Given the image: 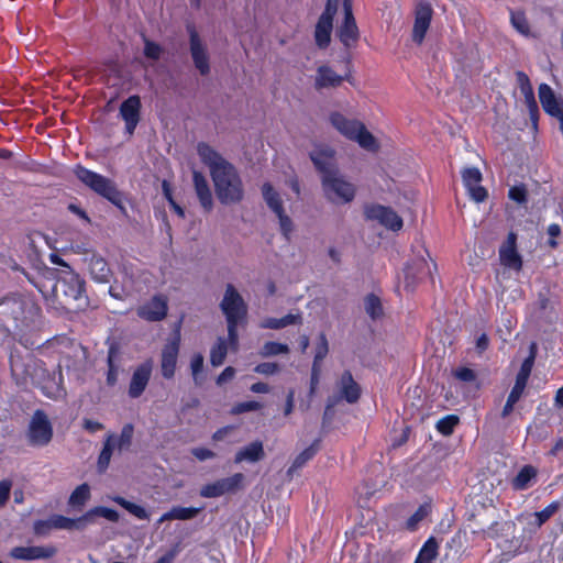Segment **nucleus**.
<instances>
[{
	"label": "nucleus",
	"mask_w": 563,
	"mask_h": 563,
	"mask_svg": "<svg viewBox=\"0 0 563 563\" xmlns=\"http://www.w3.org/2000/svg\"><path fill=\"white\" fill-rule=\"evenodd\" d=\"M429 506L428 505H421L412 516L409 517V519L406 522L407 529L413 531L417 529L420 521H422L429 514Z\"/></svg>",
	"instance_id": "nucleus-51"
},
{
	"label": "nucleus",
	"mask_w": 563,
	"mask_h": 563,
	"mask_svg": "<svg viewBox=\"0 0 563 563\" xmlns=\"http://www.w3.org/2000/svg\"><path fill=\"white\" fill-rule=\"evenodd\" d=\"M133 432H134V428L131 423H126L123 426L119 438L114 439L115 446H118V449L120 451L126 450L130 448V445L132 443V439H133Z\"/></svg>",
	"instance_id": "nucleus-47"
},
{
	"label": "nucleus",
	"mask_w": 563,
	"mask_h": 563,
	"mask_svg": "<svg viewBox=\"0 0 563 563\" xmlns=\"http://www.w3.org/2000/svg\"><path fill=\"white\" fill-rule=\"evenodd\" d=\"M508 196L511 200L518 203L527 201V190L523 186H514L509 189Z\"/></svg>",
	"instance_id": "nucleus-59"
},
{
	"label": "nucleus",
	"mask_w": 563,
	"mask_h": 563,
	"mask_svg": "<svg viewBox=\"0 0 563 563\" xmlns=\"http://www.w3.org/2000/svg\"><path fill=\"white\" fill-rule=\"evenodd\" d=\"M107 365L106 383L109 387H113L117 385L119 374L122 371V357L119 349L114 345L110 346L108 350Z\"/></svg>",
	"instance_id": "nucleus-29"
},
{
	"label": "nucleus",
	"mask_w": 563,
	"mask_h": 563,
	"mask_svg": "<svg viewBox=\"0 0 563 563\" xmlns=\"http://www.w3.org/2000/svg\"><path fill=\"white\" fill-rule=\"evenodd\" d=\"M153 366V361L148 358L135 367L128 388L130 398L136 399L143 395L150 383Z\"/></svg>",
	"instance_id": "nucleus-15"
},
{
	"label": "nucleus",
	"mask_w": 563,
	"mask_h": 563,
	"mask_svg": "<svg viewBox=\"0 0 563 563\" xmlns=\"http://www.w3.org/2000/svg\"><path fill=\"white\" fill-rule=\"evenodd\" d=\"M110 499L129 511L132 516L140 520H148L150 514L140 505L131 503L121 496H113Z\"/></svg>",
	"instance_id": "nucleus-41"
},
{
	"label": "nucleus",
	"mask_w": 563,
	"mask_h": 563,
	"mask_svg": "<svg viewBox=\"0 0 563 563\" xmlns=\"http://www.w3.org/2000/svg\"><path fill=\"white\" fill-rule=\"evenodd\" d=\"M263 408V405L258 401L251 400V401H243L239 402L231 409V413L233 415H241L249 411H257Z\"/></svg>",
	"instance_id": "nucleus-55"
},
{
	"label": "nucleus",
	"mask_w": 563,
	"mask_h": 563,
	"mask_svg": "<svg viewBox=\"0 0 563 563\" xmlns=\"http://www.w3.org/2000/svg\"><path fill=\"white\" fill-rule=\"evenodd\" d=\"M57 553V549L53 545H33V547H15L11 550L10 555L15 560H44L51 559Z\"/></svg>",
	"instance_id": "nucleus-25"
},
{
	"label": "nucleus",
	"mask_w": 563,
	"mask_h": 563,
	"mask_svg": "<svg viewBox=\"0 0 563 563\" xmlns=\"http://www.w3.org/2000/svg\"><path fill=\"white\" fill-rule=\"evenodd\" d=\"M537 468L532 465H525L512 478L511 486L515 490H525L532 485L537 477Z\"/></svg>",
	"instance_id": "nucleus-35"
},
{
	"label": "nucleus",
	"mask_w": 563,
	"mask_h": 563,
	"mask_svg": "<svg viewBox=\"0 0 563 563\" xmlns=\"http://www.w3.org/2000/svg\"><path fill=\"white\" fill-rule=\"evenodd\" d=\"M141 100L139 96H131L122 102L120 114L125 122V130L131 135L140 121Z\"/></svg>",
	"instance_id": "nucleus-27"
},
{
	"label": "nucleus",
	"mask_w": 563,
	"mask_h": 563,
	"mask_svg": "<svg viewBox=\"0 0 563 563\" xmlns=\"http://www.w3.org/2000/svg\"><path fill=\"white\" fill-rule=\"evenodd\" d=\"M187 32L189 35V51L194 65L201 76H207L210 73V57L207 44L200 37L194 25H187Z\"/></svg>",
	"instance_id": "nucleus-11"
},
{
	"label": "nucleus",
	"mask_w": 563,
	"mask_h": 563,
	"mask_svg": "<svg viewBox=\"0 0 563 563\" xmlns=\"http://www.w3.org/2000/svg\"><path fill=\"white\" fill-rule=\"evenodd\" d=\"M89 272L93 280L108 283L111 277V269L107 261L100 256H92L89 263Z\"/></svg>",
	"instance_id": "nucleus-33"
},
{
	"label": "nucleus",
	"mask_w": 563,
	"mask_h": 563,
	"mask_svg": "<svg viewBox=\"0 0 563 563\" xmlns=\"http://www.w3.org/2000/svg\"><path fill=\"white\" fill-rule=\"evenodd\" d=\"M288 353H289V346L287 344L273 342V341L264 343V345L261 347V350L258 352V354L262 357H271V356H275V355H279V354H288Z\"/></svg>",
	"instance_id": "nucleus-46"
},
{
	"label": "nucleus",
	"mask_w": 563,
	"mask_h": 563,
	"mask_svg": "<svg viewBox=\"0 0 563 563\" xmlns=\"http://www.w3.org/2000/svg\"><path fill=\"white\" fill-rule=\"evenodd\" d=\"M336 13V3L327 4L323 13L320 15L314 30L316 43L320 48H325L331 40L333 18Z\"/></svg>",
	"instance_id": "nucleus-21"
},
{
	"label": "nucleus",
	"mask_w": 563,
	"mask_h": 563,
	"mask_svg": "<svg viewBox=\"0 0 563 563\" xmlns=\"http://www.w3.org/2000/svg\"><path fill=\"white\" fill-rule=\"evenodd\" d=\"M433 10L427 2H419L415 10V22L412 27V41L421 45L432 21Z\"/></svg>",
	"instance_id": "nucleus-19"
},
{
	"label": "nucleus",
	"mask_w": 563,
	"mask_h": 563,
	"mask_svg": "<svg viewBox=\"0 0 563 563\" xmlns=\"http://www.w3.org/2000/svg\"><path fill=\"white\" fill-rule=\"evenodd\" d=\"M453 376L464 383H473L476 380V373L468 367H459L453 371Z\"/></svg>",
	"instance_id": "nucleus-56"
},
{
	"label": "nucleus",
	"mask_w": 563,
	"mask_h": 563,
	"mask_svg": "<svg viewBox=\"0 0 563 563\" xmlns=\"http://www.w3.org/2000/svg\"><path fill=\"white\" fill-rule=\"evenodd\" d=\"M311 161L321 173L322 188L325 197L333 202H350L355 195L354 186L344 180L338 170L334 151L320 146L310 153Z\"/></svg>",
	"instance_id": "nucleus-2"
},
{
	"label": "nucleus",
	"mask_w": 563,
	"mask_h": 563,
	"mask_svg": "<svg viewBox=\"0 0 563 563\" xmlns=\"http://www.w3.org/2000/svg\"><path fill=\"white\" fill-rule=\"evenodd\" d=\"M339 395L330 396L327 400L324 416H328L330 410L334 408L341 399L349 404H355L361 397V387L354 380L350 371L343 372L336 383Z\"/></svg>",
	"instance_id": "nucleus-8"
},
{
	"label": "nucleus",
	"mask_w": 563,
	"mask_h": 563,
	"mask_svg": "<svg viewBox=\"0 0 563 563\" xmlns=\"http://www.w3.org/2000/svg\"><path fill=\"white\" fill-rule=\"evenodd\" d=\"M343 80L351 81L350 73L345 75H339L328 65H321L317 68L314 76V88L317 90L327 88H336Z\"/></svg>",
	"instance_id": "nucleus-26"
},
{
	"label": "nucleus",
	"mask_w": 563,
	"mask_h": 563,
	"mask_svg": "<svg viewBox=\"0 0 563 563\" xmlns=\"http://www.w3.org/2000/svg\"><path fill=\"white\" fill-rule=\"evenodd\" d=\"M438 555V542L430 538L421 548L415 563H431Z\"/></svg>",
	"instance_id": "nucleus-45"
},
{
	"label": "nucleus",
	"mask_w": 563,
	"mask_h": 563,
	"mask_svg": "<svg viewBox=\"0 0 563 563\" xmlns=\"http://www.w3.org/2000/svg\"><path fill=\"white\" fill-rule=\"evenodd\" d=\"M538 93L543 110L559 120L560 129L563 132V100L558 98L553 89L547 84L539 86Z\"/></svg>",
	"instance_id": "nucleus-20"
},
{
	"label": "nucleus",
	"mask_w": 563,
	"mask_h": 563,
	"mask_svg": "<svg viewBox=\"0 0 563 563\" xmlns=\"http://www.w3.org/2000/svg\"><path fill=\"white\" fill-rule=\"evenodd\" d=\"M561 506V501H552L542 510L530 514L527 517L530 531L536 532L539 530L552 516H554L560 510Z\"/></svg>",
	"instance_id": "nucleus-30"
},
{
	"label": "nucleus",
	"mask_w": 563,
	"mask_h": 563,
	"mask_svg": "<svg viewBox=\"0 0 563 563\" xmlns=\"http://www.w3.org/2000/svg\"><path fill=\"white\" fill-rule=\"evenodd\" d=\"M96 516L103 517L111 522H118L120 519V515L117 510L107 508V507H102V506H98V507L91 508L84 515V520H85L86 527L93 522V518Z\"/></svg>",
	"instance_id": "nucleus-38"
},
{
	"label": "nucleus",
	"mask_w": 563,
	"mask_h": 563,
	"mask_svg": "<svg viewBox=\"0 0 563 563\" xmlns=\"http://www.w3.org/2000/svg\"><path fill=\"white\" fill-rule=\"evenodd\" d=\"M228 354V344L224 338L219 336L216 344L210 351V363L212 366L218 367L224 363Z\"/></svg>",
	"instance_id": "nucleus-43"
},
{
	"label": "nucleus",
	"mask_w": 563,
	"mask_h": 563,
	"mask_svg": "<svg viewBox=\"0 0 563 563\" xmlns=\"http://www.w3.org/2000/svg\"><path fill=\"white\" fill-rule=\"evenodd\" d=\"M280 369L279 365L274 362L260 363L254 367V372L261 375H274Z\"/></svg>",
	"instance_id": "nucleus-57"
},
{
	"label": "nucleus",
	"mask_w": 563,
	"mask_h": 563,
	"mask_svg": "<svg viewBox=\"0 0 563 563\" xmlns=\"http://www.w3.org/2000/svg\"><path fill=\"white\" fill-rule=\"evenodd\" d=\"M220 309L225 317L228 340L233 347H236L239 341L238 327L246 322L247 305L232 284H228L225 287Z\"/></svg>",
	"instance_id": "nucleus-5"
},
{
	"label": "nucleus",
	"mask_w": 563,
	"mask_h": 563,
	"mask_svg": "<svg viewBox=\"0 0 563 563\" xmlns=\"http://www.w3.org/2000/svg\"><path fill=\"white\" fill-rule=\"evenodd\" d=\"M520 399L519 396L515 395V394H511L509 393L508 395V398H507V401L501 410V417L503 418H506L508 417L512 410H514V406L516 405V402Z\"/></svg>",
	"instance_id": "nucleus-63"
},
{
	"label": "nucleus",
	"mask_w": 563,
	"mask_h": 563,
	"mask_svg": "<svg viewBox=\"0 0 563 563\" xmlns=\"http://www.w3.org/2000/svg\"><path fill=\"white\" fill-rule=\"evenodd\" d=\"M330 122L344 137L350 141H375V137L358 120H350L340 112H333L330 115Z\"/></svg>",
	"instance_id": "nucleus-9"
},
{
	"label": "nucleus",
	"mask_w": 563,
	"mask_h": 563,
	"mask_svg": "<svg viewBox=\"0 0 563 563\" xmlns=\"http://www.w3.org/2000/svg\"><path fill=\"white\" fill-rule=\"evenodd\" d=\"M532 367L530 366V361H523L521 367L517 374L515 385L510 390L511 394H515L519 397L522 396L523 390L527 386L528 379L530 377Z\"/></svg>",
	"instance_id": "nucleus-40"
},
{
	"label": "nucleus",
	"mask_w": 563,
	"mask_h": 563,
	"mask_svg": "<svg viewBox=\"0 0 563 563\" xmlns=\"http://www.w3.org/2000/svg\"><path fill=\"white\" fill-rule=\"evenodd\" d=\"M517 81L521 93L523 95L529 109L537 110V102L534 99L533 88L529 80V77L523 71H517Z\"/></svg>",
	"instance_id": "nucleus-37"
},
{
	"label": "nucleus",
	"mask_w": 563,
	"mask_h": 563,
	"mask_svg": "<svg viewBox=\"0 0 563 563\" xmlns=\"http://www.w3.org/2000/svg\"><path fill=\"white\" fill-rule=\"evenodd\" d=\"M29 442L35 446L48 444L53 438V427L47 415L37 409L33 413L27 431Z\"/></svg>",
	"instance_id": "nucleus-10"
},
{
	"label": "nucleus",
	"mask_w": 563,
	"mask_h": 563,
	"mask_svg": "<svg viewBox=\"0 0 563 563\" xmlns=\"http://www.w3.org/2000/svg\"><path fill=\"white\" fill-rule=\"evenodd\" d=\"M276 218L278 219L279 222V230L282 235L287 242H289L291 240V234L295 229L292 220L285 211L276 214Z\"/></svg>",
	"instance_id": "nucleus-48"
},
{
	"label": "nucleus",
	"mask_w": 563,
	"mask_h": 563,
	"mask_svg": "<svg viewBox=\"0 0 563 563\" xmlns=\"http://www.w3.org/2000/svg\"><path fill=\"white\" fill-rule=\"evenodd\" d=\"M344 21L338 30L340 41L345 47L353 46L358 40V29L353 16L352 4L344 0Z\"/></svg>",
	"instance_id": "nucleus-22"
},
{
	"label": "nucleus",
	"mask_w": 563,
	"mask_h": 563,
	"mask_svg": "<svg viewBox=\"0 0 563 563\" xmlns=\"http://www.w3.org/2000/svg\"><path fill=\"white\" fill-rule=\"evenodd\" d=\"M85 282L71 269L64 271L56 279L52 292L54 299L69 311L82 310L88 306Z\"/></svg>",
	"instance_id": "nucleus-3"
},
{
	"label": "nucleus",
	"mask_w": 563,
	"mask_h": 563,
	"mask_svg": "<svg viewBox=\"0 0 563 563\" xmlns=\"http://www.w3.org/2000/svg\"><path fill=\"white\" fill-rule=\"evenodd\" d=\"M329 352V344L324 333H320L316 346L313 364L320 365Z\"/></svg>",
	"instance_id": "nucleus-52"
},
{
	"label": "nucleus",
	"mask_w": 563,
	"mask_h": 563,
	"mask_svg": "<svg viewBox=\"0 0 563 563\" xmlns=\"http://www.w3.org/2000/svg\"><path fill=\"white\" fill-rule=\"evenodd\" d=\"M172 511L174 520H189L195 518L201 511V508L175 506Z\"/></svg>",
	"instance_id": "nucleus-50"
},
{
	"label": "nucleus",
	"mask_w": 563,
	"mask_h": 563,
	"mask_svg": "<svg viewBox=\"0 0 563 563\" xmlns=\"http://www.w3.org/2000/svg\"><path fill=\"white\" fill-rule=\"evenodd\" d=\"M365 216L393 231H399L404 224L402 219L391 208L380 205L366 207Z\"/></svg>",
	"instance_id": "nucleus-17"
},
{
	"label": "nucleus",
	"mask_w": 563,
	"mask_h": 563,
	"mask_svg": "<svg viewBox=\"0 0 563 563\" xmlns=\"http://www.w3.org/2000/svg\"><path fill=\"white\" fill-rule=\"evenodd\" d=\"M90 487L84 483L75 488L68 499V505L77 510H81L86 503L90 499Z\"/></svg>",
	"instance_id": "nucleus-39"
},
{
	"label": "nucleus",
	"mask_w": 563,
	"mask_h": 563,
	"mask_svg": "<svg viewBox=\"0 0 563 563\" xmlns=\"http://www.w3.org/2000/svg\"><path fill=\"white\" fill-rule=\"evenodd\" d=\"M33 382L40 386L42 391L52 399H57L64 395L63 374L58 365L57 369L49 373L45 368V373L36 372Z\"/></svg>",
	"instance_id": "nucleus-14"
},
{
	"label": "nucleus",
	"mask_w": 563,
	"mask_h": 563,
	"mask_svg": "<svg viewBox=\"0 0 563 563\" xmlns=\"http://www.w3.org/2000/svg\"><path fill=\"white\" fill-rule=\"evenodd\" d=\"M191 454L199 461L210 460L216 456L213 451L206 448H194Z\"/></svg>",
	"instance_id": "nucleus-62"
},
{
	"label": "nucleus",
	"mask_w": 563,
	"mask_h": 563,
	"mask_svg": "<svg viewBox=\"0 0 563 563\" xmlns=\"http://www.w3.org/2000/svg\"><path fill=\"white\" fill-rule=\"evenodd\" d=\"M244 475L235 473L232 476L220 478L213 483L206 484L200 489L203 498H217L224 494L235 493L242 488Z\"/></svg>",
	"instance_id": "nucleus-12"
},
{
	"label": "nucleus",
	"mask_w": 563,
	"mask_h": 563,
	"mask_svg": "<svg viewBox=\"0 0 563 563\" xmlns=\"http://www.w3.org/2000/svg\"><path fill=\"white\" fill-rule=\"evenodd\" d=\"M1 313L12 318L15 328L25 330L34 327L41 317V308L29 296L13 294L0 301Z\"/></svg>",
	"instance_id": "nucleus-4"
},
{
	"label": "nucleus",
	"mask_w": 563,
	"mask_h": 563,
	"mask_svg": "<svg viewBox=\"0 0 563 563\" xmlns=\"http://www.w3.org/2000/svg\"><path fill=\"white\" fill-rule=\"evenodd\" d=\"M114 439V434H109L103 443V448L98 457V470L100 473L104 472L109 466L112 451L115 446Z\"/></svg>",
	"instance_id": "nucleus-42"
},
{
	"label": "nucleus",
	"mask_w": 563,
	"mask_h": 563,
	"mask_svg": "<svg viewBox=\"0 0 563 563\" xmlns=\"http://www.w3.org/2000/svg\"><path fill=\"white\" fill-rule=\"evenodd\" d=\"M483 539H496L500 536L499 523L494 521L487 529H482L478 531Z\"/></svg>",
	"instance_id": "nucleus-61"
},
{
	"label": "nucleus",
	"mask_w": 563,
	"mask_h": 563,
	"mask_svg": "<svg viewBox=\"0 0 563 563\" xmlns=\"http://www.w3.org/2000/svg\"><path fill=\"white\" fill-rule=\"evenodd\" d=\"M459 417L449 415L437 422V430L443 435H450L459 424Z\"/></svg>",
	"instance_id": "nucleus-49"
},
{
	"label": "nucleus",
	"mask_w": 563,
	"mask_h": 563,
	"mask_svg": "<svg viewBox=\"0 0 563 563\" xmlns=\"http://www.w3.org/2000/svg\"><path fill=\"white\" fill-rule=\"evenodd\" d=\"M517 234L515 232H509L507 240L503 243L499 249V260L500 263L515 271H521L522 268V258L520 254L517 252Z\"/></svg>",
	"instance_id": "nucleus-23"
},
{
	"label": "nucleus",
	"mask_w": 563,
	"mask_h": 563,
	"mask_svg": "<svg viewBox=\"0 0 563 563\" xmlns=\"http://www.w3.org/2000/svg\"><path fill=\"white\" fill-rule=\"evenodd\" d=\"M76 177L89 189L97 195L110 201L112 205L121 210H124L123 195L117 188L113 180L107 178L100 174H97L90 169L85 168L81 165H77L74 168Z\"/></svg>",
	"instance_id": "nucleus-6"
},
{
	"label": "nucleus",
	"mask_w": 563,
	"mask_h": 563,
	"mask_svg": "<svg viewBox=\"0 0 563 563\" xmlns=\"http://www.w3.org/2000/svg\"><path fill=\"white\" fill-rule=\"evenodd\" d=\"M163 48L155 42L147 38L144 40V56L152 60H158L162 56Z\"/></svg>",
	"instance_id": "nucleus-54"
},
{
	"label": "nucleus",
	"mask_w": 563,
	"mask_h": 563,
	"mask_svg": "<svg viewBox=\"0 0 563 563\" xmlns=\"http://www.w3.org/2000/svg\"><path fill=\"white\" fill-rule=\"evenodd\" d=\"M192 181L201 207L210 211L213 207V198L207 178L200 172L194 170Z\"/></svg>",
	"instance_id": "nucleus-28"
},
{
	"label": "nucleus",
	"mask_w": 563,
	"mask_h": 563,
	"mask_svg": "<svg viewBox=\"0 0 563 563\" xmlns=\"http://www.w3.org/2000/svg\"><path fill=\"white\" fill-rule=\"evenodd\" d=\"M364 309L372 320L380 318L384 313L382 301L374 294H368L365 296Z\"/></svg>",
	"instance_id": "nucleus-44"
},
{
	"label": "nucleus",
	"mask_w": 563,
	"mask_h": 563,
	"mask_svg": "<svg viewBox=\"0 0 563 563\" xmlns=\"http://www.w3.org/2000/svg\"><path fill=\"white\" fill-rule=\"evenodd\" d=\"M190 368H191V373H192L195 383L197 385L200 384L199 374L201 373V371L203 368V356L201 354H196L192 356L191 362H190Z\"/></svg>",
	"instance_id": "nucleus-58"
},
{
	"label": "nucleus",
	"mask_w": 563,
	"mask_h": 563,
	"mask_svg": "<svg viewBox=\"0 0 563 563\" xmlns=\"http://www.w3.org/2000/svg\"><path fill=\"white\" fill-rule=\"evenodd\" d=\"M10 368L11 375L19 386H25L29 378L33 380L36 372L45 373L42 361L35 360L31 355L24 358L13 352L10 355Z\"/></svg>",
	"instance_id": "nucleus-7"
},
{
	"label": "nucleus",
	"mask_w": 563,
	"mask_h": 563,
	"mask_svg": "<svg viewBox=\"0 0 563 563\" xmlns=\"http://www.w3.org/2000/svg\"><path fill=\"white\" fill-rule=\"evenodd\" d=\"M12 481L3 479L0 482V508L4 507L10 498Z\"/></svg>",
	"instance_id": "nucleus-60"
},
{
	"label": "nucleus",
	"mask_w": 563,
	"mask_h": 563,
	"mask_svg": "<svg viewBox=\"0 0 563 563\" xmlns=\"http://www.w3.org/2000/svg\"><path fill=\"white\" fill-rule=\"evenodd\" d=\"M548 234L550 236V240L548 242L549 246L555 249L558 246L555 238H558L561 234V227L556 223L550 224L548 227Z\"/></svg>",
	"instance_id": "nucleus-64"
},
{
	"label": "nucleus",
	"mask_w": 563,
	"mask_h": 563,
	"mask_svg": "<svg viewBox=\"0 0 563 563\" xmlns=\"http://www.w3.org/2000/svg\"><path fill=\"white\" fill-rule=\"evenodd\" d=\"M462 179L473 200L482 202L487 198V190L481 186L483 177L478 168H464L462 170Z\"/></svg>",
	"instance_id": "nucleus-24"
},
{
	"label": "nucleus",
	"mask_w": 563,
	"mask_h": 563,
	"mask_svg": "<svg viewBox=\"0 0 563 563\" xmlns=\"http://www.w3.org/2000/svg\"><path fill=\"white\" fill-rule=\"evenodd\" d=\"M262 195L265 203L274 214H278L285 211L284 201L280 194L269 183H265L262 186Z\"/></svg>",
	"instance_id": "nucleus-32"
},
{
	"label": "nucleus",
	"mask_w": 563,
	"mask_h": 563,
	"mask_svg": "<svg viewBox=\"0 0 563 563\" xmlns=\"http://www.w3.org/2000/svg\"><path fill=\"white\" fill-rule=\"evenodd\" d=\"M511 24L521 34H529V24L522 12H511Z\"/></svg>",
	"instance_id": "nucleus-53"
},
{
	"label": "nucleus",
	"mask_w": 563,
	"mask_h": 563,
	"mask_svg": "<svg viewBox=\"0 0 563 563\" xmlns=\"http://www.w3.org/2000/svg\"><path fill=\"white\" fill-rule=\"evenodd\" d=\"M264 456L263 443L261 441H254L236 452L234 462L236 464L242 462L255 463L263 460Z\"/></svg>",
	"instance_id": "nucleus-31"
},
{
	"label": "nucleus",
	"mask_w": 563,
	"mask_h": 563,
	"mask_svg": "<svg viewBox=\"0 0 563 563\" xmlns=\"http://www.w3.org/2000/svg\"><path fill=\"white\" fill-rule=\"evenodd\" d=\"M180 338L179 334L168 339L161 353V372L166 379H172L176 372L179 354Z\"/></svg>",
	"instance_id": "nucleus-16"
},
{
	"label": "nucleus",
	"mask_w": 563,
	"mask_h": 563,
	"mask_svg": "<svg viewBox=\"0 0 563 563\" xmlns=\"http://www.w3.org/2000/svg\"><path fill=\"white\" fill-rule=\"evenodd\" d=\"M198 154L209 168L218 200L222 205L241 202L244 186L238 169L208 143H199Z\"/></svg>",
	"instance_id": "nucleus-1"
},
{
	"label": "nucleus",
	"mask_w": 563,
	"mask_h": 563,
	"mask_svg": "<svg viewBox=\"0 0 563 563\" xmlns=\"http://www.w3.org/2000/svg\"><path fill=\"white\" fill-rule=\"evenodd\" d=\"M51 527L55 530H85L86 525L84 515L77 519H71L62 515H53L49 517Z\"/></svg>",
	"instance_id": "nucleus-34"
},
{
	"label": "nucleus",
	"mask_w": 563,
	"mask_h": 563,
	"mask_svg": "<svg viewBox=\"0 0 563 563\" xmlns=\"http://www.w3.org/2000/svg\"><path fill=\"white\" fill-rule=\"evenodd\" d=\"M319 451V441H314L310 446L299 453L294 460L292 464L287 471L288 476H292L298 470H300L308 461H310Z\"/></svg>",
	"instance_id": "nucleus-36"
},
{
	"label": "nucleus",
	"mask_w": 563,
	"mask_h": 563,
	"mask_svg": "<svg viewBox=\"0 0 563 563\" xmlns=\"http://www.w3.org/2000/svg\"><path fill=\"white\" fill-rule=\"evenodd\" d=\"M168 299L164 295H155L152 299L136 309V314L146 321L156 322L166 318Z\"/></svg>",
	"instance_id": "nucleus-18"
},
{
	"label": "nucleus",
	"mask_w": 563,
	"mask_h": 563,
	"mask_svg": "<svg viewBox=\"0 0 563 563\" xmlns=\"http://www.w3.org/2000/svg\"><path fill=\"white\" fill-rule=\"evenodd\" d=\"M432 271H437V265L431 258L427 261L424 256H421L412 261L405 269V287L408 290H413L416 285L426 277H430L433 282Z\"/></svg>",
	"instance_id": "nucleus-13"
}]
</instances>
